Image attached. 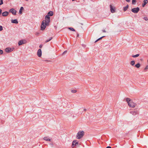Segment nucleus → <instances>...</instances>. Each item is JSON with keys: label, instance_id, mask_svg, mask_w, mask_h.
I'll use <instances>...</instances> for the list:
<instances>
[{"label": "nucleus", "instance_id": "nucleus-1", "mask_svg": "<svg viewBox=\"0 0 148 148\" xmlns=\"http://www.w3.org/2000/svg\"><path fill=\"white\" fill-rule=\"evenodd\" d=\"M49 23H47L45 21L43 20L42 23L40 26V30H44L45 28L46 25H48Z\"/></svg>", "mask_w": 148, "mask_h": 148}, {"label": "nucleus", "instance_id": "nucleus-9", "mask_svg": "<svg viewBox=\"0 0 148 148\" xmlns=\"http://www.w3.org/2000/svg\"><path fill=\"white\" fill-rule=\"evenodd\" d=\"M9 11L10 12H11L13 14L16 15V11L14 9H11Z\"/></svg>", "mask_w": 148, "mask_h": 148}, {"label": "nucleus", "instance_id": "nucleus-6", "mask_svg": "<svg viewBox=\"0 0 148 148\" xmlns=\"http://www.w3.org/2000/svg\"><path fill=\"white\" fill-rule=\"evenodd\" d=\"M50 17L49 16H48L47 15H46L45 16V20H44V21H45L47 23H49L50 22Z\"/></svg>", "mask_w": 148, "mask_h": 148}, {"label": "nucleus", "instance_id": "nucleus-24", "mask_svg": "<svg viewBox=\"0 0 148 148\" xmlns=\"http://www.w3.org/2000/svg\"><path fill=\"white\" fill-rule=\"evenodd\" d=\"M53 38V37H50L49 39L48 40H47L45 42V43H47L48 42H49V41H50L51 39H52Z\"/></svg>", "mask_w": 148, "mask_h": 148}, {"label": "nucleus", "instance_id": "nucleus-23", "mask_svg": "<svg viewBox=\"0 0 148 148\" xmlns=\"http://www.w3.org/2000/svg\"><path fill=\"white\" fill-rule=\"evenodd\" d=\"M105 36H102L100 38H99V39H98L97 40H96L95 41V42H97L98 40L102 39L103 38H104V37H105Z\"/></svg>", "mask_w": 148, "mask_h": 148}, {"label": "nucleus", "instance_id": "nucleus-22", "mask_svg": "<svg viewBox=\"0 0 148 148\" xmlns=\"http://www.w3.org/2000/svg\"><path fill=\"white\" fill-rule=\"evenodd\" d=\"M135 66L137 68H139L140 66V64L139 63H137V64H136L135 65Z\"/></svg>", "mask_w": 148, "mask_h": 148}, {"label": "nucleus", "instance_id": "nucleus-42", "mask_svg": "<svg viewBox=\"0 0 148 148\" xmlns=\"http://www.w3.org/2000/svg\"><path fill=\"white\" fill-rule=\"evenodd\" d=\"M75 0H72V1H74Z\"/></svg>", "mask_w": 148, "mask_h": 148}, {"label": "nucleus", "instance_id": "nucleus-8", "mask_svg": "<svg viewBox=\"0 0 148 148\" xmlns=\"http://www.w3.org/2000/svg\"><path fill=\"white\" fill-rule=\"evenodd\" d=\"M79 144V143L77 142V141L76 140H74L73 141L72 145V147H74L76 145H77Z\"/></svg>", "mask_w": 148, "mask_h": 148}, {"label": "nucleus", "instance_id": "nucleus-43", "mask_svg": "<svg viewBox=\"0 0 148 148\" xmlns=\"http://www.w3.org/2000/svg\"><path fill=\"white\" fill-rule=\"evenodd\" d=\"M147 62H148V60H147Z\"/></svg>", "mask_w": 148, "mask_h": 148}, {"label": "nucleus", "instance_id": "nucleus-20", "mask_svg": "<svg viewBox=\"0 0 148 148\" xmlns=\"http://www.w3.org/2000/svg\"><path fill=\"white\" fill-rule=\"evenodd\" d=\"M44 140H46L47 141H50L51 139L49 138H48L47 137H45L43 138Z\"/></svg>", "mask_w": 148, "mask_h": 148}, {"label": "nucleus", "instance_id": "nucleus-14", "mask_svg": "<svg viewBox=\"0 0 148 148\" xmlns=\"http://www.w3.org/2000/svg\"><path fill=\"white\" fill-rule=\"evenodd\" d=\"M11 21L12 23H14L17 24L18 23L17 19L12 20Z\"/></svg>", "mask_w": 148, "mask_h": 148}, {"label": "nucleus", "instance_id": "nucleus-33", "mask_svg": "<svg viewBox=\"0 0 148 148\" xmlns=\"http://www.w3.org/2000/svg\"><path fill=\"white\" fill-rule=\"evenodd\" d=\"M147 69H148V65H147V66L146 67H145V69L144 70H147Z\"/></svg>", "mask_w": 148, "mask_h": 148}, {"label": "nucleus", "instance_id": "nucleus-30", "mask_svg": "<svg viewBox=\"0 0 148 148\" xmlns=\"http://www.w3.org/2000/svg\"><path fill=\"white\" fill-rule=\"evenodd\" d=\"M3 0H0V5H1L2 4H3Z\"/></svg>", "mask_w": 148, "mask_h": 148}, {"label": "nucleus", "instance_id": "nucleus-21", "mask_svg": "<svg viewBox=\"0 0 148 148\" xmlns=\"http://www.w3.org/2000/svg\"><path fill=\"white\" fill-rule=\"evenodd\" d=\"M129 6L128 5H127L126 6L123 8V10L124 11H126L128 9Z\"/></svg>", "mask_w": 148, "mask_h": 148}, {"label": "nucleus", "instance_id": "nucleus-13", "mask_svg": "<svg viewBox=\"0 0 148 148\" xmlns=\"http://www.w3.org/2000/svg\"><path fill=\"white\" fill-rule=\"evenodd\" d=\"M147 0H144L143 2V3L142 4L143 7H144L145 5L147 3Z\"/></svg>", "mask_w": 148, "mask_h": 148}, {"label": "nucleus", "instance_id": "nucleus-41", "mask_svg": "<svg viewBox=\"0 0 148 148\" xmlns=\"http://www.w3.org/2000/svg\"><path fill=\"white\" fill-rule=\"evenodd\" d=\"M79 36V35L78 34L77 35V37H78Z\"/></svg>", "mask_w": 148, "mask_h": 148}, {"label": "nucleus", "instance_id": "nucleus-36", "mask_svg": "<svg viewBox=\"0 0 148 148\" xmlns=\"http://www.w3.org/2000/svg\"><path fill=\"white\" fill-rule=\"evenodd\" d=\"M125 1L128 2H130V0H125Z\"/></svg>", "mask_w": 148, "mask_h": 148}, {"label": "nucleus", "instance_id": "nucleus-32", "mask_svg": "<svg viewBox=\"0 0 148 148\" xmlns=\"http://www.w3.org/2000/svg\"><path fill=\"white\" fill-rule=\"evenodd\" d=\"M3 30V27L1 26L0 25V31H2Z\"/></svg>", "mask_w": 148, "mask_h": 148}, {"label": "nucleus", "instance_id": "nucleus-27", "mask_svg": "<svg viewBox=\"0 0 148 148\" xmlns=\"http://www.w3.org/2000/svg\"><path fill=\"white\" fill-rule=\"evenodd\" d=\"M136 2V0H132V3L133 4H135Z\"/></svg>", "mask_w": 148, "mask_h": 148}, {"label": "nucleus", "instance_id": "nucleus-11", "mask_svg": "<svg viewBox=\"0 0 148 148\" xmlns=\"http://www.w3.org/2000/svg\"><path fill=\"white\" fill-rule=\"evenodd\" d=\"M8 14H9V12H8L5 11V12H3L2 15V16H7L8 15Z\"/></svg>", "mask_w": 148, "mask_h": 148}, {"label": "nucleus", "instance_id": "nucleus-29", "mask_svg": "<svg viewBox=\"0 0 148 148\" xmlns=\"http://www.w3.org/2000/svg\"><path fill=\"white\" fill-rule=\"evenodd\" d=\"M144 19L145 21L148 20V18L147 17H145L144 18Z\"/></svg>", "mask_w": 148, "mask_h": 148}, {"label": "nucleus", "instance_id": "nucleus-38", "mask_svg": "<svg viewBox=\"0 0 148 148\" xmlns=\"http://www.w3.org/2000/svg\"><path fill=\"white\" fill-rule=\"evenodd\" d=\"M102 32H106V31L105 30H102Z\"/></svg>", "mask_w": 148, "mask_h": 148}, {"label": "nucleus", "instance_id": "nucleus-37", "mask_svg": "<svg viewBox=\"0 0 148 148\" xmlns=\"http://www.w3.org/2000/svg\"><path fill=\"white\" fill-rule=\"evenodd\" d=\"M2 13V10L0 9V15Z\"/></svg>", "mask_w": 148, "mask_h": 148}, {"label": "nucleus", "instance_id": "nucleus-19", "mask_svg": "<svg viewBox=\"0 0 148 148\" xmlns=\"http://www.w3.org/2000/svg\"><path fill=\"white\" fill-rule=\"evenodd\" d=\"M24 9L23 8V7H21L19 11V13L20 14H22V11Z\"/></svg>", "mask_w": 148, "mask_h": 148}, {"label": "nucleus", "instance_id": "nucleus-17", "mask_svg": "<svg viewBox=\"0 0 148 148\" xmlns=\"http://www.w3.org/2000/svg\"><path fill=\"white\" fill-rule=\"evenodd\" d=\"M126 101L127 102L128 104V103H130V102L132 101L130 99L128 98H126Z\"/></svg>", "mask_w": 148, "mask_h": 148}, {"label": "nucleus", "instance_id": "nucleus-10", "mask_svg": "<svg viewBox=\"0 0 148 148\" xmlns=\"http://www.w3.org/2000/svg\"><path fill=\"white\" fill-rule=\"evenodd\" d=\"M37 54L39 57H40L42 55V51L40 49H39L37 51Z\"/></svg>", "mask_w": 148, "mask_h": 148}, {"label": "nucleus", "instance_id": "nucleus-15", "mask_svg": "<svg viewBox=\"0 0 148 148\" xmlns=\"http://www.w3.org/2000/svg\"><path fill=\"white\" fill-rule=\"evenodd\" d=\"M47 15L49 16H51L53 15V12L52 11H50L48 13Z\"/></svg>", "mask_w": 148, "mask_h": 148}, {"label": "nucleus", "instance_id": "nucleus-12", "mask_svg": "<svg viewBox=\"0 0 148 148\" xmlns=\"http://www.w3.org/2000/svg\"><path fill=\"white\" fill-rule=\"evenodd\" d=\"M5 51L6 52L8 53L12 51L11 49L10 48H7L5 49Z\"/></svg>", "mask_w": 148, "mask_h": 148}, {"label": "nucleus", "instance_id": "nucleus-40", "mask_svg": "<svg viewBox=\"0 0 148 148\" xmlns=\"http://www.w3.org/2000/svg\"><path fill=\"white\" fill-rule=\"evenodd\" d=\"M86 109H84V111H86Z\"/></svg>", "mask_w": 148, "mask_h": 148}, {"label": "nucleus", "instance_id": "nucleus-18", "mask_svg": "<svg viewBox=\"0 0 148 148\" xmlns=\"http://www.w3.org/2000/svg\"><path fill=\"white\" fill-rule=\"evenodd\" d=\"M130 64L132 66H134L135 64V61L134 60L130 62Z\"/></svg>", "mask_w": 148, "mask_h": 148}, {"label": "nucleus", "instance_id": "nucleus-7", "mask_svg": "<svg viewBox=\"0 0 148 148\" xmlns=\"http://www.w3.org/2000/svg\"><path fill=\"white\" fill-rule=\"evenodd\" d=\"M110 7L111 12L112 13H114L115 12V7L112 6L111 5H110Z\"/></svg>", "mask_w": 148, "mask_h": 148}, {"label": "nucleus", "instance_id": "nucleus-4", "mask_svg": "<svg viewBox=\"0 0 148 148\" xmlns=\"http://www.w3.org/2000/svg\"><path fill=\"white\" fill-rule=\"evenodd\" d=\"M139 10V8L138 7H137L132 9L131 11L134 13H137L138 12Z\"/></svg>", "mask_w": 148, "mask_h": 148}, {"label": "nucleus", "instance_id": "nucleus-25", "mask_svg": "<svg viewBox=\"0 0 148 148\" xmlns=\"http://www.w3.org/2000/svg\"><path fill=\"white\" fill-rule=\"evenodd\" d=\"M139 56V54H137L135 55L132 56L133 58H136V57H137Z\"/></svg>", "mask_w": 148, "mask_h": 148}, {"label": "nucleus", "instance_id": "nucleus-26", "mask_svg": "<svg viewBox=\"0 0 148 148\" xmlns=\"http://www.w3.org/2000/svg\"><path fill=\"white\" fill-rule=\"evenodd\" d=\"M68 29H70V30H71V31H75V30L73 28H72V27H69L68 28Z\"/></svg>", "mask_w": 148, "mask_h": 148}, {"label": "nucleus", "instance_id": "nucleus-39", "mask_svg": "<svg viewBox=\"0 0 148 148\" xmlns=\"http://www.w3.org/2000/svg\"><path fill=\"white\" fill-rule=\"evenodd\" d=\"M106 148H111V147L110 146H108Z\"/></svg>", "mask_w": 148, "mask_h": 148}, {"label": "nucleus", "instance_id": "nucleus-3", "mask_svg": "<svg viewBox=\"0 0 148 148\" xmlns=\"http://www.w3.org/2000/svg\"><path fill=\"white\" fill-rule=\"evenodd\" d=\"M128 105L130 107L134 108L137 106V104L132 101L128 103Z\"/></svg>", "mask_w": 148, "mask_h": 148}, {"label": "nucleus", "instance_id": "nucleus-5", "mask_svg": "<svg viewBox=\"0 0 148 148\" xmlns=\"http://www.w3.org/2000/svg\"><path fill=\"white\" fill-rule=\"evenodd\" d=\"M26 42V41L25 40H21L18 42V45L19 46H20L24 44H25Z\"/></svg>", "mask_w": 148, "mask_h": 148}, {"label": "nucleus", "instance_id": "nucleus-31", "mask_svg": "<svg viewBox=\"0 0 148 148\" xmlns=\"http://www.w3.org/2000/svg\"><path fill=\"white\" fill-rule=\"evenodd\" d=\"M3 51L1 50H0V55L3 53Z\"/></svg>", "mask_w": 148, "mask_h": 148}, {"label": "nucleus", "instance_id": "nucleus-16", "mask_svg": "<svg viewBox=\"0 0 148 148\" xmlns=\"http://www.w3.org/2000/svg\"><path fill=\"white\" fill-rule=\"evenodd\" d=\"M130 113L133 115H135L137 113V111H131Z\"/></svg>", "mask_w": 148, "mask_h": 148}, {"label": "nucleus", "instance_id": "nucleus-2", "mask_svg": "<svg viewBox=\"0 0 148 148\" xmlns=\"http://www.w3.org/2000/svg\"><path fill=\"white\" fill-rule=\"evenodd\" d=\"M84 132L83 131H79L77 133L76 138L78 139H80L81 138L84 136Z\"/></svg>", "mask_w": 148, "mask_h": 148}, {"label": "nucleus", "instance_id": "nucleus-28", "mask_svg": "<svg viewBox=\"0 0 148 148\" xmlns=\"http://www.w3.org/2000/svg\"><path fill=\"white\" fill-rule=\"evenodd\" d=\"M71 92L72 93H75L77 92V90H72Z\"/></svg>", "mask_w": 148, "mask_h": 148}, {"label": "nucleus", "instance_id": "nucleus-34", "mask_svg": "<svg viewBox=\"0 0 148 148\" xmlns=\"http://www.w3.org/2000/svg\"><path fill=\"white\" fill-rule=\"evenodd\" d=\"M67 51H64L63 53H62V55H64V54L65 53H67Z\"/></svg>", "mask_w": 148, "mask_h": 148}, {"label": "nucleus", "instance_id": "nucleus-35", "mask_svg": "<svg viewBox=\"0 0 148 148\" xmlns=\"http://www.w3.org/2000/svg\"><path fill=\"white\" fill-rule=\"evenodd\" d=\"M42 44H41L39 46V47L40 48H41L42 47Z\"/></svg>", "mask_w": 148, "mask_h": 148}]
</instances>
